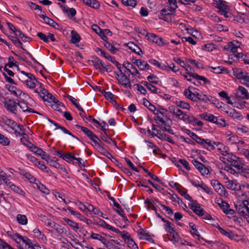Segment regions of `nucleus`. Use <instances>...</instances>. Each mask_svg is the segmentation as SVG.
I'll list each match as a JSON object with an SVG mask.
<instances>
[{
    "label": "nucleus",
    "mask_w": 249,
    "mask_h": 249,
    "mask_svg": "<svg viewBox=\"0 0 249 249\" xmlns=\"http://www.w3.org/2000/svg\"><path fill=\"white\" fill-rule=\"evenodd\" d=\"M233 75L240 80L242 84L249 87V73L241 68H234L232 69Z\"/></svg>",
    "instance_id": "1"
},
{
    "label": "nucleus",
    "mask_w": 249,
    "mask_h": 249,
    "mask_svg": "<svg viewBox=\"0 0 249 249\" xmlns=\"http://www.w3.org/2000/svg\"><path fill=\"white\" fill-rule=\"evenodd\" d=\"M167 110L163 107L159 106L155 113L154 120L158 124H163L165 121L170 120V119L167 116L166 112Z\"/></svg>",
    "instance_id": "2"
},
{
    "label": "nucleus",
    "mask_w": 249,
    "mask_h": 249,
    "mask_svg": "<svg viewBox=\"0 0 249 249\" xmlns=\"http://www.w3.org/2000/svg\"><path fill=\"white\" fill-rule=\"evenodd\" d=\"M229 158V162H227V166L234 167L237 170L242 168L245 165V161L243 159L237 157L235 155L231 154Z\"/></svg>",
    "instance_id": "3"
},
{
    "label": "nucleus",
    "mask_w": 249,
    "mask_h": 249,
    "mask_svg": "<svg viewBox=\"0 0 249 249\" xmlns=\"http://www.w3.org/2000/svg\"><path fill=\"white\" fill-rule=\"evenodd\" d=\"M3 103L4 107L9 112L15 115H17L18 103L12 99L6 97L4 98Z\"/></svg>",
    "instance_id": "4"
},
{
    "label": "nucleus",
    "mask_w": 249,
    "mask_h": 249,
    "mask_svg": "<svg viewBox=\"0 0 249 249\" xmlns=\"http://www.w3.org/2000/svg\"><path fill=\"white\" fill-rule=\"evenodd\" d=\"M97 140L98 139H96L93 141V142L94 143V145L93 146L101 154L107 157L109 159L113 158L112 155L107 150V147H104L101 144H99V142Z\"/></svg>",
    "instance_id": "5"
},
{
    "label": "nucleus",
    "mask_w": 249,
    "mask_h": 249,
    "mask_svg": "<svg viewBox=\"0 0 249 249\" xmlns=\"http://www.w3.org/2000/svg\"><path fill=\"white\" fill-rule=\"evenodd\" d=\"M246 204H248V201H243L241 203H240L238 205L235 206L236 211L239 213L241 216L244 217L248 220L249 218V215L246 212Z\"/></svg>",
    "instance_id": "6"
},
{
    "label": "nucleus",
    "mask_w": 249,
    "mask_h": 249,
    "mask_svg": "<svg viewBox=\"0 0 249 249\" xmlns=\"http://www.w3.org/2000/svg\"><path fill=\"white\" fill-rule=\"evenodd\" d=\"M58 5L61 8L63 12L67 14L69 19H72L76 14V11L74 8H69L67 5H63L61 3H58Z\"/></svg>",
    "instance_id": "7"
},
{
    "label": "nucleus",
    "mask_w": 249,
    "mask_h": 249,
    "mask_svg": "<svg viewBox=\"0 0 249 249\" xmlns=\"http://www.w3.org/2000/svg\"><path fill=\"white\" fill-rule=\"evenodd\" d=\"M75 127L81 129L91 141L93 142L96 139L99 140V137L88 128L78 124L75 125Z\"/></svg>",
    "instance_id": "8"
},
{
    "label": "nucleus",
    "mask_w": 249,
    "mask_h": 249,
    "mask_svg": "<svg viewBox=\"0 0 249 249\" xmlns=\"http://www.w3.org/2000/svg\"><path fill=\"white\" fill-rule=\"evenodd\" d=\"M119 83L123 86L125 88L131 89L132 85L130 80L128 78L124 73H120V77L118 79Z\"/></svg>",
    "instance_id": "9"
},
{
    "label": "nucleus",
    "mask_w": 249,
    "mask_h": 249,
    "mask_svg": "<svg viewBox=\"0 0 249 249\" xmlns=\"http://www.w3.org/2000/svg\"><path fill=\"white\" fill-rule=\"evenodd\" d=\"M148 36L147 39L152 41V42L156 43L159 46H163L166 44L163 40V39L160 37L155 34L150 33L147 35Z\"/></svg>",
    "instance_id": "10"
},
{
    "label": "nucleus",
    "mask_w": 249,
    "mask_h": 249,
    "mask_svg": "<svg viewBox=\"0 0 249 249\" xmlns=\"http://www.w3.org/2000/svg\"><path fill=\"white\" fill-rule=\"evenodd\" d=\"M235 96L237 98L248 100L249 99V93L246 88L239 86L235 94Z\"/></svg>",
    "instance_id": "11"
},
{
    "label": "nucleus",
    "mask_w": 249,
    "mask_h": 249,
    "mask_svg": "<svg viewBox=\"0 0 249 249\" xmlns=\"http://www.w3.org/2000/svg\"><path fill=\"white\" fill-rule=\"evenodd\" d=\"M211 184L215 191L220 195H225L226 193L225 187L217 180L213 179L211 181Z\"/></svg>",
    "instance_id": "12"
},
{
    "label": "nucleus",
    "mask_w": 249,
    "mask_h": 249,
    "mask_svg": "<svg viewBox=\"0 0 249 249\" xmlns=\"http://www.w3.org/2000/svg\"><path fill=\"white\" fill-rule=\"evenodd\" d=\"M91 60H88V63L90 65H92L94 68L98 70L101 73H103V69L99 66V63H101V59L96 55L91 56Z\"/></svg>",
    "instance_id": "13"
},
{
    "label": "nucleus",
    "mask_w": 249,
    "mask_h": 249,
    "mask_svg": "<svg viewBox=\"0 0 249 249\" xmlns=\"http://www.w3.org/2000/svg\"><path fill=\"white\" fill-rule=\"evenodd\" d=\"M228 189L233 191H240L241 187L236 179L228 180L226 182Z\"/></svg>",
    "instance_id": "14"
},
{
    "label": "nucleus",
    "mask_w": 249,
    "mask_h": 249,
    "mask_svg": "<svg viewBox=\"0 0 249 249\" xmlns=\"http://www.w3.org/2000/svg\"><path fill=\"white\" fill-rule=\"evenodd\" d=\"M18 106H19L24 112L29 113H33L37 114H40L38 112L30 108L27 103H25L24 100L19 101V102L18 103Z\"/></svg>",
    "instance_id": "15"
},
{
    "label": "nucleus",
    "mask_w": 249,
    "mask_h": 249,
    "mask_svg": "<svg viewBox=\"0 0 249 249\" xmlns=\"http://www.w3.org/2000/svg\"><path fill=\"white\" fill-rule=\"evenodd\" d=\"M18 169L20 175L25 178L30 183H33L37 181V179L26 170L20 168H19Z\"/></svg>",
    "instance_id": "16"
},
{
    "label": "nucleus",
    "mask_w": 249,
    "mask_h": 249,
    "mask_svg": "<svg viewBox=\"0 0 249 249\" xmlns=\"http://www.w3.org/2000/svg\"><path fill=\"white\" fill-rule=\"evenodd\" d=\"M1 119L4 124L12 130H15L17 126L19 125L16 122L8 118L6 116L2 117Z\"/></svg>",
    "instance_id": "17"
},
{
    "label": "nucleus",
    "mask_w": 249,
    "mask_h": 249,
    "mask_svg": "<svg viewBox=\"0 0 249 249\" xmlns=\"http://www.w3.org/2000/svg\"><path fill=\"white\" fill-rule=\"evenodd\" d=\"M191 89H193L194 90L196 89L195 88L193 87L192 86H190L188 87L187 89H185L184 90L183 93L184 95L188 99H190L191 101L193 102H196V98L195 96V92H192L191 90Z\"/></svg>",
    "instance_id": "18"
},
{
    "label": "nucleus",
    "mask_w": 249,
    "mask_h": 249,
    "mask_svg": "<svg viewBox=\"0 0 249 249\" xmlns=\"http://www.w3.org/2000/svg\"><path fill=\"white\" fill-rule=\"evenodd\" d=\"M133 64H135L140 71L149 70L150 67L147 62L142 59H138L133 61Z\"/></svg>",
    "instance_id": "19"
},
{
    "label": "nucleus",
    "mask_w": 249,
    "mask_h": 249,
    "mask_svg": "<svg viewBox=\"0 0 249 249\" xmlns=\"http://www.w3.org/2000/svg\"><path fill=\"white\" fill-rule=\"evenodd\" d=\"M101 139L107 142V143L117 146V142H116L112 139L111 138L109 137L107 133H101L100 136Z\"/></svg>",
    "instance_id": "20"
},
{
    "label": "nucleus",
    "mask_w": 249,
    "mask_h": 249,
    "mask_svg": "<svg viewBox=\"0 0 249 249\" xmlns=\"http://www.w3.org/2000/svg\"><path fill=\"white\" fill-rule=\"evenodd\" d=\"M200 100L203 101L205 103H211L213 104H217L219 102V101L215 97L205 94H203Z\"/></svg>",
    "instance_id": "21"
},
{
    "label": "nucleus",
    "mask_w": 249,
    "mask_h": 249,
    "mask_svg": "<svg viewBox=\"0 0 249 249\" xmlns=\"http://www.w3.org/2000/svg\"><path fill=\"white\" fill-rule=\"evenodd\" d=\"M210 71L212 72H214L217 74L225 73L228 74L229 71L227 68H226L222 66H218L215 67H209Z\"/></svg>",
    "instance_id": "22"
},
{
    "label": "nucleus",
    "mask_w": 249,
    "mask_h": 249,
    "mask_svg": "<svg viewBox=\"0 0 249 249\" xmlns=\"http://www.w3.org/2000/svg\"><path fill=\"white\" fill-rule=\"evenodd\" d=\"M39 84H40V87H39V89H40V90H39V95L42 98V99L44 101H47V98L49 96H50V97H51L52 96V94L50 92H49V91H48L47 89H45V88H43L42 87V83H39Z\"/></svg>",
    "instance_id": "23"
},
{
    "label": "nucleus",
    "mask_w": 249,
    "mask_h": 249,
    "mask_svg": "<svg viewBox=\"0 0 249 249\" xmlns=\"http://www.w3.org/2000/svg\"><path fill=\"white\" fill-rule=\"evenodd\" d=\"M141 83L144 86L146 87L147 89L153 93L158 94L159 92V89L156 86L152 85V83L148 82L146 81H142Z\"/></svg>",
    "instance_id": "24"
},
{
    "label": "nucleus",
    "mask_w": 249,
    "mask_h": 249,
    "mask_svg": "<svg viewBox=\"0 0 249 249\" xmlns=\"http://www.w3.org/2000/svg\"><path fill=\"white\" fill-rule=\"evenodd\" d=\"M127 46L130 50L139 55L143 53L141 49L133 42H130L128 43Z\"/></svg>",
    "instance_id": "25"
},
{
    "label": "nucleus",
    "mask_w": 249,
    "mask_h": 249,
    "mask_svg": "<svg viewBox=\"0 0 249 249\" xmlns=\"http://www.w3.org/2000/svg\"><path fill=\"white\" fill-rule=\"evenodd\" d=\"M189 228L191 229V234L193 237L196 236L198 240H204L203 238L198 233L196 228V225L193 222L189 223Z\"/></svg>",
    "instance_id": "26"
},
{
    "label": "nucleus",
    "mask_w": 249,
    "mask_h": 249,
    "mask_svg": "<svg viewBox=\"0 0 249 249\" xmlns=\"http://www.w3.org/2000/svg\"><path fill=\"white\" fill-rule=\"evenodd\" d=\"M160 124L164 125V131L172 135H174L175 134L173 130L171 127V125L172 124V121L171 119L170 120L165 121L164 123Z\"/></svg>",
    "instance_id": "27"
},
{
    "label": "nucleus",
    "mask_w": 249,
    "mask_h": 249,
    "mask_svg": "<svg viewBox=\"0 0 249 249\" xmlns=\"http://www.w3.org/2000/svg\"><path fill=\"white\" fill-rule=\"evenodd\" d=\"M23 144L26 146L31 152L35 153L36 155L38 153V152L42 151L41 148L37 147L29 141H27V143H24Z\"/></svg>",
    "instance_id": "28"
},
{
    "label": "nucleus",
    "mask_w": 249,
    "mask_h": 249,
    "mask_svg": "<svg viewBox=\"0 0 249 249\" xmlns=\"http://www.w3.org/2000/svg\"><path fill=\"white\" fill-rule=\"evenodd\" d=\"M63 221L70 226L75 231L77 232V230L79 229V225L77 223L66 217L63 218Z\"/></svg>",
    "instance_id": "29"
},
{
    "label": "nucleus",
    "mask_w": 249,
    "mask_h": 249,
    "mask_svg": "<svg viewBox=\"0 0 249 249\" xmlns=\"http://www.w3.org/2000/svg\"><path fill=\"white\" fill-rule=\"evenodd\" d=\"M187 123L193 126H202L203 125V123L202 121L198 120L196 117L192 115L190 116Z\"/></svg>",
    "instance_id": "30"
},
{
    "label": "nucleus",
    "mask_w": 249,
    "mask_h": 249,
    "mask_svg": "<svg viewBox=\"0 0 249 249\" xmlns=\"http://www.w3.org/2000/svg\"><path fill=\"white\" fill-rule=\"evenodd\" d=\"M33 183L36 185L37 188L41 192L46 195L49 194L50 190L38 179H37L36 182H34Z\"/></svg>",
    "instance_id": "31"
},
{
    "label": "nucleus",
    "mask_w": 249,
    "mask_h": 249,
    "mask_svg": "<svg viewBox=\"0 0 249 249\" xmlns=\"http://www.w3.org/2000/svg\"><path fill=\"white\" fill-rule=\"evenodd\" d=\"M199 116L203 119L208 121L210 122L213 123L215 119L216 116L212 114L204 112L199 114Z\"/></svg>",
    "instance_id": "32"
},
{
    "label": "nucleus",
    "mask_w": 249,
    "mask_h": 249,
    "mask_svg": "<svg viewBox=\"0 0 249 249\" xmlns=\"http://www.w3.org/2000/svg\"><path fill=\"white\" fill-rule=\"evenodd\" d=\"M224 49L235 53L237 52L238 47L233 43V41H231L229 42L227 45L224 46Z\"/></svg>",
    "instance_id": "33"
},
{
    "label": "nucleus",
    "mask_w": 249,
    "mask_h": 249,
    "mask_svg": "<svg viewBox=\"0 0 249 249\" xmlns=\"http://www.w3.org/2000/svg\"><path fill=\"white\" fill-rule=\"evenodd\" d=\"M95 52L98 53L100 56L106 58L109 61L112 56L109 55L104 50L100 48L97 47L95 49Z\"/></svg>",
    "instance_id": "34"
},
{
    "label": "nucleus",
    "mask_w": 249,
    "mask_h": 249,
    "mask_svg": "<svg viewBox=\"0 0 249 249\" xmlns=\"http://www.w3.org/2000/svg\"><path fill=\"white\" fill-rule=\"evenodd\" d=\"M125 65L128 68H129L130 70L132 69L133 70L132 72H131V74L133 76H137L138 78H140V75H141V73L139 72L136 67L130 62H125Z\"/></svg>",
    "instance_id": "35"
},
{
    "label": "nucleus",
    "mask_w": 249,
    "mask_h": 249,
    "mask_svg": "<svg viewBox=\"0 0 249 249\" xmlns=\"http://www.w3.org/2000/svg\"><path fill=\"white\" fill-rule=\"evenodd\" d=\"M104 45L105 47L112 54H116L118 49L114 47L112 44H111L109 42H104Z\"/></svg>",
    "instance_id": "36"
},
{
    "label": "nucleus",
    "mask_w": 249,
    "mask_h": 249,
    "mask_svg": "<svg viewBox=\"0 0 249 249\" xmlns=\"http://www.w3.org/2000/svg\"><path fill=\"white\" fill-rule=\"evenodd\" d=\"M149 63L151 64L157 66L162 70H165L167 69V67L164 64H161L154 59H149Z\"/></svg>",
    "instance_id": "37"
},
{
    "label": "nucleus",
    "mask_w": 249,
    "mask_h": 249,
    "mask_svg": "<svg viewBox=\"0 0 249 249\" xmlns=\"http://www.w3.org/2000/svg\"><path fill=\"white\" fill-rule=\"evenodd\" d=\"M178 107H180L182 109H186L188 110L190 109V105L186 102H184L181 100H177L175 102Z\"/></svg>",
    "instance_id": "38"
},
{
    "label": "nucleus",
    "mask_w": 249,
    "mask_h": 249,
    "mask_svg": "<svg viewBox=\"0 0 249 249\" xmlns=\"http://www.w3.org/2000/svg\"><path fill=\"white\" fill-rule=\"evenodd\" d=\"M169 111L172 113L173 115L175 116L177 118L183 112L177 107L171 106L169 107Z\"/></svg>",
    "instance_id": "39"
},
{
    "label": "nucleus",
    "mask_w": 249,
    "mask_h": 249,
    "mask_svg": "<svg viewBox=\"0 0 249 249\" xmlns=\"http://www.w3.org/2000/svg\"><path fill=\"white\" fill-rule=\"evenodd\" d=\"M146 79L150 83L152 84L159 85L160 83H161V81L159 80L158 76L154 74H151L148 76Z\"/></svg>",
    "instance_id": "40"
},
{
    "label": "nucleus",
    "mask_w": 249,
    "mask_h": 249,
    "mask_svg": "<svg viewBox=\"0 0 249 249\" xmlns=\"http://www.w3.org/2000/svg\"><path fill=\"white\" fill-rule=\"evenodd\" d=\"M18 222L22 225H26L28 222V219L25 215L18 214L17 216Z\"/></svg>",
    "instance_id": "41"
},
{
    "label": "nucleus",
    "mask_w": 249,
    "mask_h": 249,
    "mask_svg": "<svg viewBox=\"0 0 249 249\" xmlns=\"http://www.w3.org/2000/svg\"><path fill=\"white\" fill-rule=\"evenodd\" d=\"M71 42L72 43H76L79 42L81 40V37L75 31L72 30L71 32Z\"/></svg>",
    "instance_id": "42"
},
{
    "label": "nucleus",
    "mask_w": 249,
    "mask_h": 249,
    "mask_svg": "<svg viewBox=\"0 0 249 249\" xmlns=\"http://www.w3.org/2000/svg\"><path fill=\"white\" fill-rule=\"evenodd\" d=\"M157 138L161 141H166L171 143L174 144L175 142L171 139L170 136L165 133L160 134L158 135Z\"/></svg>",
    "instance_id": "43"
},
{
    "label": "nucleus",
    "mask_w": 249,
    "mask_h": 249,
    "mask_svg": "<svg viewBox=\"0 0 249 249\" xmlns=\"http://www.w3.org/2000/svg\"><path fill=\"white\" fill-rule=\"evenodd\" d=\"M53 229H54L58 233V236L61 235L62 233H66L67 230L66 229L62 227L61 225H59L55 223L54 226L53 227Z\"/></svg>",
    "instance_id": "44"
},
{
    "label": "nucleus",
    "mask_w": 249,
    "mask_h": 249,
    "mask_svg": "<svg viewBox=\"0 0 249 249\" xmlns=\"http://www.w3.org/2000/svg\"><path fill=\"white\" fill-rule=\"evenodd\" d=\"M121 2L124 6L132 7H135L137 4L136 0H121Z\"/></svg>",
    "instance_id": "45"
},
{
    "label": "nucleus",
    "mask_w": 249,
    "mask_h": 249,
    "mask_svg": "<svg viewBox=\"0 0 249 249\" xmlns=\"http://www.w3.org/2000/svg\"><path fill=\"white\" fill-rule=\"evenodd\" d=\"M10 143V140L4 135L0 133V143L3 146H8Z\"/></svg>",
    "instance_id": "46"
},
{
    "label": "nucleus",
    "mask_w": 249,
    "mask_h": 249,
    "mask_svg": "<svg viewBox=\"0 0 249 249\" xmlns=\"http://www.w3.org/2000/svg\"><path fill=\"white\" fill-rule=\"evenodd\" d=\"M216 49V46L213 43H209L204 44L202 47V49L203 51H208V52H212L213 50Z\"/></svg>",
    "instance_id": "47"
},
{
    "label": "nucleus",
    "mask_w": 249,
    "mask_h": 249,
    "mask_svg": "<svg viewBox=\"0 0 249 249\" xmlns=\"http://www.w3.org/2000/svg\"><path fill=\"white\" fill-rule=\"evenodd\" d=\"M39 17L44 20L45 23L46 24L49 25L50 26H52V25L54 24L53 23L54 21L48 17L46 16L45 15L41 14L39 15Z\"/></svg>",
    "instance_id": "48"
},
{
    "label": "nucleus",
    "mask_w": 249,
    "mask_h": 249,
    "mask_svg": "<svg viewBox=\"0 0 249 249\" xmlns=\"http://www.w3.org/2000/svg\"><path fill=\"white\" fill-rule=\"evenodd\" d=\"M125 243L127 244L128 248L131 249H139L138 246L131 237L128 238Z\"/></svg>",
    "instance_id": "49"
},
{
    "label": "nucleus",
    "mask_w": 249,
    "mask_h": 249,
    "mask_svg": "<svg viewBox=\"0 0 249 249\" xmlns=\"http://www.w3.org/2000/svg\"><path fill=\"white\" fill-rule=\"evenodd\" d=\"M170 235L172 238L169 239V240L174 245H176L179 241H183L181 238L178 237V234L177 232L170 234Z\"/></svg>",
    "instance_id": "50"
},
{
    "label": "nucleus",
    "mask_w": 249,
    "mask_h": 249,
    "mask_svg": "<svg viewBox=\"0 0 249 249\" xmlns=\"http://www.w3.org/2000/svg\"><path fill=\"white\" fill-rule=\"evenodd\" d=\"M89 238H91L93 239L98 240L101 242L102 243H103V241H105L106 238L104 236H102L101 234L94 232L91 233Z\"/></svg>",
    "instance_id": "51"
},
{
    "label": "nucleus",
    "mask_w": 249,
    "mask_h": 249,
    "mask_svg": "<svg viewBox=\"0 0 249 249\" xmlns=\"http://www.w3.org/2000/svg\"><path fill=\"white\" fill-rule=\"evenodd\" d=\"M10 236L18 244H20L21 241H22L23 238V237L18 233L11 234Z\"/></svg>",
    "instance_id": "52"
},
{
    "label": "nucleus",
    "mask_w": 249,
    "mask_h": 249,
    "mask_svg": "<svg viewBox=\"0 0 249 249\" xmlns=\"http://www.w3.org/2000/svg\"><path fill=\"white\" fill-rule=\"evenodd\" d=\"M215 7L219 9L220 13L225 10H228L229 9V6L226 4V2L225 1H223L219 5L215 6Z\"/></svg>",
    "instance_id": "53"
},
{
    "label": "nucleus",
    "mask_w": 249,
    "mask_h": 249,
    "mask_svg": "<svg viewBox=\"0 0 249 249\" xmlns=\"http://www.w3.org/2000/svg\"><path fill=\"white\" fill-rule=\"evenodd\" d=\"M194 75V78L196 79L197 80H202L204 82V84H210V81L209 80H208L207 78L203 76H201L197 73H193Z\"/></svg>",
    "instance_id": "54"
},
{
    "label": "nucleus",
    "mask_w": 249,
    "mask_h": 249,
    "mask_svg": "<svg viewBox=\"0 0 249 249\" xmlns=\"http://www.w3.org/2000/svg\"><path fill=\"white\" fill-rule=\"evenodd\" d=\"M10 189L19 195L25 196V193L14 184L11 186Z\"/></svg>",
    "instance_id": "55"
},
{
    "label": "nucleus",
    "mask_w": 249,
    "mask_h": 249,
    "mask_svg": "<svg viewBox=\"0 0 249 249\" xmlns=\"http://www.w3.org/2000/svg\"><path fill=\"white\" fill-rule=\"evenodd\" d=\"M139 236H142L144 238H149L151 236L150 233L146 230L141 228L138 232Z\"/></svg>",
    "instance_id": "56"
},
{
    "label": "nucleus",
    "mask_w": 249,
    "mask_h": 249,
    "mask_svg": "<svg viewBox=\"0 0 249 249\" xmlns=\"http://www.w3.org/2000/svg\"><path fill=\"white\" fill-rule=\"evenodd\" d=\"M33 232L35 234V236L37 238L43 239V238L45 237L46 238V236L45 234L42 233L37 227H36L34 230Z\"/></svg>",
    "instance_id": "57"
},
{
    "label": "nucleus",
    "mask_w": 249,
    "mask_h": 249,
    "mask_svg": "<svg viewBox=\"0 0 249 249\" xmlns=\"http://www.w3.org/2000/svg\"><path fill=\"white\" fill-rule=\"evenodd\" d=\"M213 124H217L220 127H225L226 125L225 120L224 119L219 118L217 117H216L214 122H213Z\"/></svg>",
    "instance_id": "58"
},
{
    "label": "nucleus",
    "mask_w": 249,
    "mask_h": 249,
    "mask_svg": "<svg viewBox=\"0 0 249 249\" xmlns=\"http://www.w3.org/2000/svg\"><path fill=\"white\" fill-rule=\"evenodd\" d=\"M12 42L16 47H19L23 51H25V49L23 48L22 42L17 36L14 38Z\"/></svg>",
    "instance_id": "59"
},
{
    "label": "nucleus",
    "mask_w": 249,
    "mask_h": 249,
    "mask_svg": "<svg viewBox=\"0 0 249 249\" xmlns=\"http://www.w3.org/2000/svg\"><path fill=\"white\" fill-rule=\"evenodd\" d=\"M246 15L244 13H240L239 15L233 17V20L238 22L243 23L245 22V17Z\"/></svg>",
    "instance_id": "60"
},
{
    "label": "nucleus",
    "mask_w": 249,
    "mask_h": 249,
    "mask_svg": "<svg viewBox=\"0 0 249 249\" xmlns=\"http://www.w3.org/2000/svg\"><path fill=\"white\" fill-rule=\"evenodd\" d=\"M194 141L196 142L198 144L202 145L204 148L205 145H206V142H207V139L202 138L197 135L195 139H194Z\"/></svg>",
    "instance_id": "61"
},
{
    "label": "nucleus",
    "mask_w": 249,
    "mask_h": 249,
    "mask_svg": "<svg viewBox=\"0 0 249 249\" xmlns=\"http://www.w3.org/2000/svg\"><path fill=\"white\" fill-rule=\"evenodd\" d=\"M170 199L172 200L173 204L174 205H176L175 202H177L178 204H181L182 203V201L176 194L173 195L170 198Z\"/></svg>",
    "instance_id": "62"
},
{
    "label": "nucleus",
    "mask_w": 249,
    "mask_h": 249,
    "mask_svg": "<svg viewBox=\"0 0 249 249\" xmlns=\"http://www.w3.org/2000/svg\"><path fill=\"white\" fill-rule=\"evenodd\" d=\"M212 141L210 140L209 139H207V142H206V145H205L204 148L207 149L209 151L213 150L215 149V147L213 146Z\"/></svg>",
    "instance_id": "63"
},
{
    "label": "nucleus",
    "mask_w": 249,
    "mask_h": 249,
    "mask_svg": "<svg viewBox=\"0 0 249 249\" xmlns=\"http://www.w3.org/2000/svg\"><path fill=\"white\" fill-rule=\"evenodd\" d=\"M36 36H37L40 39L43 41L45 43H47L49 42V40H48V36H46L45 34L42 32L37 33Z\"/></svg>",
    "instance_id": "64"
}]
</instances>
